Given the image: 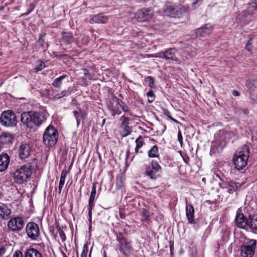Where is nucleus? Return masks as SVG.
Wrapping results in <instances>:
<instances>
[{"label": "nucleus", "mask_w": 257, "mask_h": 257, "mask_svg": "<svg viewBox=\"0 0 257 257\" xmlns=\"http://www.w3.org/2000/svg\"><path fill=\"white\" fill-rule=\"evenodd\" d=\"M48 116V113L44 111L24 112L21 114V120L28 127L40 126L46 120Z\"/></svg>", "instance_id": "nucleus-1"}, {"label": "nucleus", "mask_w": 257, "mask_h": 257, "mask_svg": "<svg viewBox=\"0 0 257 257\" xmlns=\"http://www.w3.org/2000/svg\"><path fill=\"white\" fill-rule=\"evenodd\" d=\"M249 154V148L243 146L241 150L236 152L233 157V161L235 168L238 170L242 169L246 165Z\"/></svg>", "instance_id": "nucleus-2"}, {"label": "nucleus", "mask_w": 257, "mask_h": 257, "mask_svg": "<svg viewBox=\"0 0 257 257\" xmlns=\"http://www.w3.org/2000/svg\"><path fill=\"white\" fill-rule=\"evenodd\" d=\"M58 132L53 126L50 125L46 129L43 135V142L47 146H54L57 142Z\"/></svg>", "instance_id": "nucleus-3"}, {"label": "nucleus", "mask_w": 257, "mask_h": 257, "mask_svg": "<svg viewBox=\"0 0 257 257\" xmlns=\"http://www.w3.org/2000/svg\"><path fill=\"white\" fill-rule=\"evenodd\" d=\"M31 174V166L29 164L24 165L14 172V180L17 183L22 184L28 180Z\"/></svg>", "instance_id": "nucleus-4"}, {"label": "nucleus", "mask_w": 257, "mask_h": 257, "mask_svg": "<svg viewBox=\"0 0 257 257\" xmlns=\"http://www.w3.org/2000/svg\"><path fill=\"white\" fill-rule=\"evenodd\" d=\"M256 241L249 239L244 242L241 246L240 254L241 257H252L256 248Z\"/></svg>", "instance_id": "nucleus-5"}, {"label": "nucleus", "mask_w": 257, "mask_h": 257, "mask_svg": "<svg viewBox=\"0 0 257 257\" xmlns=\"http://www.w3.org/2000/svg\"><path fill=\"white\" fill-rule=\"evenodd\" d=\"M0 122L2 125L5 126H14L17 124L16 114L12 110L4 111L0 117Z\"/></svg>", "instance_id": "nucleus-6"}, {"label": "nucleus", "mask_w": 257, "mask_h": 257, "mask_svg": "<svg viewBox=\"0 0 257 257\" xmlns=\"http://www.w3.org/2000/svg\"><path fill=\"white\" fill-rule=\"evenodd\" d=\"M113 102L109 106L111 115L114 116L116 114H120L121 111L118 110L120 108L124 112H128L129 108L126 104L121 100L115 98L112 100Z\"/></svg>", "instance_id": "nucleus-7"}, {"label": "nucleus", "mask_w": 257, "mask_h": 257, "mask_svg": "<svg viewBox=\"0 0 257 257\" xmlns=\"http://www.w3.org/2000/svg\"><path fill=\"white\" fill-rule=\"evenodd\" d=\"M25 221L23 219L19 216L11 218L8 222V228L13 231H19L24 227Z\"/></svg>", "instance_id": "nucleus-8"}, {"label": "nucleus", "mask_w": 257, "mask_h": 257, "mask_svg": "<svg viewBox=\"0 0 257 257\" xmlns=\"http://www.w3.org/2000/svg\"><path fill=\"white\" fill-rule=\"evenodd\" d=\"M153 16V12L150 9H143L137 12L135 18L138 22H145L150 20Z\"/></svg>", "instance_id": "nucleus-9"}, {"label": "nucleus", "mask_w": 257, "mask_h": 257, "mask_svg": "<svg viewBox=\"0 0 257 257\" xmlns=\"http://www.w3.org/2000/svg\"><path fill=\"white\" fill-rule=\"evenodd\" d=\"M26 232L28 236L32 240H36L40 235L38 225L34 222H29L26 226Z\"/></svg>", "instance_id": "nucleus-10"}, {"label": "nucleus", "mask_w": 257, "mask_h": 257, "mask_svg": "<svg viewBox=\"0 0 257 257\" xmlns=\"http://www.w3.org/2000/svg\"><path fill=\"white\" fill-rule=\"evenodd\" d=\"M161 170V166L157 162L152 161L151 167L147 169L146 173L151 179H155L158 176L157 173Z\"/></svg>", "instance_id": "nucleus-11"}, {"label": "nucleus", "mask_w": 257, "mask_h": 257, "mask_svg": "<svg viewBox=\"0 0 257 257\" xmlns=\"http://www.w3.org/2000/svg\"><path fill=\"white\" fill-rule=\"evenodd\" d=\"M74 41V38L72 33L70 32H63L61 39V45L65 49L70 47L71 44Z\"/></svg>", "instance_id": "nucleus-12"}, {"label": "nucleus", "mask_w": 257, "mask_h": 257, "mask_svg": "<svg viewBox=\"0 0 257 257\" xmlns=\"http://www.w3.org/2000/svg\"><path fill=\"white\" fill-rule=\"evenodd\" d=\"M31 149L27 144H22L19 149V155L20 158L24 160L27 158L30 155Z\"/></svg>", "instance_id": "nucleus-13"}, {"label": "nucleus", "mask_w": 257, "mask_h": 257, "mask_svg": "<svg viewBox=\"0 0 257 257\" xmlns=\"http://www.w3.org/2000/svg\"><path fill=\"white\" fill-rule=\"evenodd\" d=\"M235 222L237 227L245 229L248 226V221L246 219L243 214H238L235 217Z\"/></svg>", "instance_id": "nucleus-14"}, {"label": "nucleus", "mask_w": 257, "mask_h": 257, "mask_svg": "<svg viewBox=\"0 0 257 257\" xmlns=\"http://www.w3.org/2000/svg\"><path fill=\"white\" fill-rule=\"evenodd\" d=\"M10 158L7 154L0 155V172L6 170L10 164Z\"/></svg>", "instance_id": "nucleus-15"}, {"label": "nucleus", "mask_w": 257, "mask_h": 257, "mask_svg": "<svg viewBox=\"0 0 257 257\" xmlns=\"http://www.w3.org/2000/svg\"><path fill=\"white\" fill-rule=\"evenodd\" d=\"M212 27L209 25H205L204 26L201 27L196 30V35L197 37H205L207 35L210 34L212 31Z\"/></svg>", "instance_id": "nucleus-16"}, {"label": "nucleus", "mask_w": 257, "mask_h": 257, "mask_svg": "<svg viewBox=\"0 0 257 257\" xmlns=\"http://www.w3.org/2000/svg\"><path fill=\"white\" fill-rule=\"evenodd\" d=\"M120 251L125 255H129L133 250V247L130 242L127 240L121 244H118Z\"/></svg>", "instance_id": "nucleus-17"}, {"label": "nucleus", "mask_w": 257, "mask_h": 257, "mask_svg": "<svg viewBox=\"0 0 257 257\" xmlns=\"http://www.w3.org/2000/svg\"><path fill=\"white\" fill-rule=\"evenodd\" d=\"M186 214L189 222L193 224L195 223L194 219V209L192 205L186 204Z\"/></svg>", "instance_id": "nucleus-18"}, {"label": "nucleus", "mask_w": 257, "mask_h": 257, "mask_svg": "<svg viewBox=\"0 0 257 257\" xmlns=\"http://www.w3.org/2000/svg\"><path fill=\"white\" fill-rule=\"evenodd\" d=\"M152 56H154V55H152ZM154 57H160L161 58L164 57L166 59L174 60L175 55L174 50L172 49H169L166 50L165 52L160 53L159 55H158V54H156Z\"/></svg>", "instance_id": "nucleus-19"}, {"label": "nucleus", "mask_w": 257, "mask_h": 257, "mask_svg": "<svg viewBox=\"0 0 257 257\" xmlns=\"http://www.w3.org/2000/svg\"><path fill=\"white\" fill-rule=\"evenodd\" d=\"M108 20V17L103 14H99L92 16L91 21L96 23H105Z\"/></svg>", "instance_id": "nucleus-20"}, {"label": "nucleus", "mask_w": 257, "mask_h": 257, "mask_svg": "<svg viewBox=\"0 0 257 257\" xmlns=\"http://www.w3.org/2000/svg\"><path fill=\"white\" fill-rule=\"evenodd\" d=\"M136 146L135 147V154L133 156L134 158L135 156V154H139V153H142L143 152L140 150L141 148H142V147L145 144L144 141L143 139V138L142 136H140L135 141Z\"/></svg>", "instance_id": "nucleus-21"}, {"label": "nucleus", "mask_w": 257, "mask_h": 257, "mask_svg": "<svg viewBox=\"0 0 257 257\" xmlns=\"http://www.w3.org/2000/svg\"><path fill=\"white\" fill-rule=\"evenodd\" d=\"M11 214V209L4 205L0 206V218L2 219H7L8 216Z\"/></svg>", "instance_id": "nucleus-22"}, {"label": "nucleus", "mask_w": 257, "mask_h": 257, "mask_svg": "<svg viewBox=\"0 0 257 257\" xmlns=\"http://www.w3.org/2000/svg\"><path fill=\"white\" fill-rule=\"evenodd\" d=\"M25 257H43L41 253L34 248L28 249L25 253Z\"/></svg>", "instance_id": "nucleus-23"}, {"label": "nucleus", "mask_w": 257, "mask_h": 257, "mask_svg": "<svg viewBox=\"0 0 257 257\" xmlns=\"http://www.w3.org/2000/svg\"><path fill=\"white\" fill-rule=\"evenodd\" d=\"M245 85L250 92V94L251 92H256L255 89L257 88V80L255 79H248L245 84Z\"/></svg>", "instance_id": "nucleus-24"}, {"label": "nucleus", "mask_w": 257, "mask_h": 257, "mask_svg": "<svg viewBox=\"0 0 257 257\" xmlns=\"http://www.w3.org/2000/svg\"><path fill=\"white\" fill-rule=\"evenodd\" d=\"M13 136L10 133H3L0 136V143L7 144L11 143L13 140Z\"/></svg>", "instance_id": "nucleus-25"}, {"label": "nucleus", "mask_w": 257, "mask_h": 257, "mask_svg": "<svg viewBox=\"0 0 257 257\" xmlns=\"http://www.w3.org/2000/svg\"><path fill=\"white\" fill-rule=\"evenodd\" d=\"M241 187V185L238 183L230 182L227 184V188L229 194H232L233 192L236 191Z\"/></svg>", "instance_id": "nucleus-26"}, {"label": "nucleus", "mask_w": 257, "mask_h": 257, "mask_svg": "<svg viewBox=\"0 0 257 257\" xmlns=\"http://www.w3.org/2000/svg\"><path fill=\"white\" fill-rule=\"evenodd\" d=\"M67 174V172L63 170L61 173V176H60V182L58 187V191L59 193L60 194L61 193L62 188L64 186L65 182V179L66 177Z\"/></svg>", "instance_id": "nucleus-27"}, {"label": "nucleus", "mask_w": 257, "mask_h": 257, "mask_svg": "<svg viewBox=\"0 0 257 257\" xmlns=\"http://www.w3.org/2000/svg\"><path fill=\"white\" fill-rule=\"evenodd\" d=\"M248 226L251 229H257V215L250 216L248 222Z\"/></svg>", "instance_id": "nucleus-28"}, {"label": "nucleus", "mask_w": 257, "mask_h": 257, "mask_svg": "<svg viewBox=\"0 0 257 257\" xmlns=\"http://www.w3.org/2000/svg\"><path fill=\"white\" fill-rule=\"evenodd\" d=\"M67 77L66 75H63L56 79H55L52 85L56 88H60L62 83L63 80Z\"/></svg>", "instance_id": "nucleus-29"}, {"label": "nucleus", "mask_w": 257, "mask_h": 257, "mask_svg": "<svg viewBox=\"0 0 257 257\" xmlns=\"http://www.w3.org/2000/svg\"><path fill=\"white\" fill-rule=\"evenodd\" d=\"M158 147L155 145L148 151V156L150 158L158 157Z\"/></svg>", "instance_id": "nucleus-30"}, {"label": "nucleus", "mask_w": 257, "mask_h": 257, "mask_svg": "<svg viewBox=\"0 0 257 257\" xmlns=\"http://www.w3.org/2000/svg\"><path fill=\"white\" fill-rule=\"evenodd\" d=\"M94 201L93 200H90L89 199V203H88V215L89 217V223H91L92 221V207L94 205Z\"/></svg>", "instance_id": "nucleus-31"}, {"label": "nucleus", "mask_w": 257, "mask_h": 257, "mask_svg": "<svg viewBox=\"0 0 257 257\" xmlns=\"http://www.w3.org/2000/svg\"><path fill=\"white\" fill-rule=\"evenodd\" d=\"M73 113L77 120V126L79 125L81 119L82 118L81 113L76 110H74Z\"/></svg>", "instance_id": "nucleus-32"}, {"label": "nucleus", "mask_w": 257, "mask_h": 257, "mask_svg": "<svg viewBox=\"0 0 257 257\" xmlns=\"http://www.w3.org/2000/svg\"><path fill=\"white\" fill-rule=\"evenodd\" d=\"M252 40H253V37L251 36H249V38L248 41H247L246 46H245V49L249 52H250L252 49Z\"/></svg>", "instance_id": "nucleus-33"}, {"label": "nucleus", "mask_w": 257, "mask_h": 257, "mask_svg": "<svg viewBox=\"0 0 257 257\" xmlns=\"http://www.w3.org/2000/svg\"><path fill=\"white\" fill-rule=\"evenodd\" d=\"M45 67V64L44 62L42 61H39L38 62L37 65L36 66L35 68V70L36 72H38L40 70H42L43 69H44Z\"/></svg>", "instance_id": "nucleus-34"}, {"label": "nucleus", "mask_w": 257, "mask_h": 257, "mask_svg": "<svg viewBox=\"0 0 257 257\" xmlns=\"http://www.w3.org/2000/svg\"><path fill=\"white\" fill-rule=\"evenodd\" d=\"M203 1V0H193V2L192 3V9L195 10L198 8L202 4Z\"/></svg>", "instance_id": "nucleus-35"}, {"label": "nucleus", "mask_w": 257, "mask_h": 257, "mask_svg": "<svg viewBox=\"0 0 257 257\" xmlns=\"http://www.w3.org/2000/svg\"><path fill=\"white\" fill-rule=\"evenodd\" d=\"M96 187L95 184L94 183V184H93V186H92V190H91V194H90V198H89L90 200H94L95 196V195H96Z\"/></svg>", "instance_id": "nucleus-36"}, {"label": "nucleus", "mask_w": 257, "mask_h": 257, "mask_svg": "<svg viewBox=\"0 0 257 257\" xmlns=\"http://www.w3.org/2000/svg\"><path fill=\"white\" fill-rule=\"evenodd\" d=\"M145 81H146V82H147L148 83V85L150 87H153L154 86V79L152 77L149 76V77H147L145 79Z\"/></svg>", "instance_id": "nucleus-37"}, {"label": "nucleus", "mask_w": 257, "mask_h": 257, "mask_svg": "<svg viewBox=\"0 0 257 257\" xmlns=\"http://www.w3.org/2000/svg\"><path fill=\"white\" fill-rule=\"evenodd\" d=\"M124 182V179L122 177H119L117 178L116 181V186L119 188H121L123 186Z\"/></svg>", "instance_id": "nucleus-38"}, {"label": "nucleus", "mask_w": 257, "mask_h": 257, "mask_svg": "<svg viewBox=\"0 0 257 257\" xmlns=\"http://www.w3.org/2000/svg\"><path fill=\"white\" fill-rule=\"evenodd\" d=\"M117 240L119 242L118 244H121L122 243H123V242L126 241V239L125 238H124V237H123V236L122 235V234H119L117 236Z\"/></svg>", "instance_id": "nucleus-39"}, {"label": "nucleus", "mask_w": 257, "mask_h": 257, "mask_svg": "<svg viewBox=\"0 0 257 257\" xmlns=\"http://www.w3.org/2000/svg\"><path fill=\"white\" fill-rule=\"evenodd\" d=\"M121 119H123V121L122 122L121 125H128V122L130 120V118L128 117L122 115L121 117Z\"/></svg>", "instance_id": "nucleus-40"}, {"label": "nucleus", "mask_w": 257, "mask_h": 257, "mask_svg": "<svg viewBox=\"0 0 257 257\" xmlns=\"http://www.w3.org/2000/svg\"><path fill=\"white\" fill-rule=\"evenodd\" d=\"M124 126L123 131L125 132V136L129 135L131 132V129L128 125H123Z\"/></svg>", "instance_id": "nucleus-41"}, {"label": "nucleus", "mask_w": 257, "mask_h": 257, "mask_svg": "<svg viewBox=\"0 0 257 257\" xmlns=\"http://www.w3.org/2000/svg\"><path fill=\"white\" fill-rule=\"evenodd\" d=\"M67 95L66 91H63L60 94H57L55 96V98L60 99Z\"/></svg>", "instance_id": "nucleus-42"}, {"label": "nucleus", "mask_w": 257, "mask_h": 257, "mask_svg": "<svg viewBox=\"0 0 257 257\" xmlns=\"http://www.w3.org/2000/svg\"><path fill=\"white\" fill-rule=\"evenodd\" d=\"M59 236L61 238L62 241L64 242V241H65V240L66 239V237L65 236L64 232L63 230H59Z\"/></svg>", "instance_id": "nucleus-43"}, {"label": "nucleus", "mask_w": 257, "mask_h": 257, "mask_svg": "<svg viewBox=\"0 0 257 257\" xmlns=\"http://www.w3.org/2000/svg\"><path fill=\"white\" fill-rule=\"evenodd\" d=\"M147 211L146 209H143L142 211V216L143 220H148V215L147 214Z\"/></svg>", "instance_id": "nucleus-44"}, {"label": "nucleus", "mask_w": 257, "mask_h": 257, "mask_svg": "<svg viewBox=\"0 0 257 257\" xmlns=\"http://www.w3.org/2000/svg\"><path fill=\"white\" fill-rule=\"evenodd\" d=\"M178 140L181 146H182L183 143V137L182 136L181 132L180 130L179 131V132L178 133Z\"/></svg>", "instance_id": "nucleus-45"}, {"label": "nucleus", "mask_w": 257, "mask_h": 257, "mask_svg": "<svg viewBox=\"0 0 257 257\" xmlns=\"http://www.w3.org/2000/svg\"><path fill=\"white\" fill-rule=\"evenodd\" d=\"M251 98L254 101L257 102V90L256 92L253 93L251 92V94H250Z\"/></svg>", "instance_id": "nucleus-46"}, {"label": "nucleus", "mask_w": 257, "mask_h": 257, "mask_svg": "<svg viewBox=\"0 0 257 257\" xmlns=\"http://www.w3.org/2000/svg\"><path fill=\"white\" fill-rule=\"evenodd\" d=\"M13 257H23L22 252L20 250H17L14 252Z\"/></svg>", "instance_id": "nucleus-47"}, {"label": "nucleus", "mask_w": 257, "mask_h": 257, "mask_svg": "<svg viewBox=\"0 0 257 257\" xmlns=\"http://www.w3.org/2000/svg\"><path fill=\"white\" fill-rule=\"evenodd\" d=\"M6 251V248L4 245H0V256L3 255Z\"/></svg>", "instance_id": "nucleus-48"}, {"label": "nucleus", "mask_w": 257, "mask_h": 257, "mask_svg": "<svg viewBox=\"0 0 257 257\" xmlns=\"http://www.w3.org/2000/svg\"><path fill=\"white\" fill-rule=\"evenodd\" d=\"M147 95L149 97H151L152 98H154V92L153 90H151L150 91H149L147 93Z\"/></svg>", "instance_id": "nucleus-49"}, {"label": "nucleus", "mask_w": 257, "mask_h": 257, "mask_svg": "<svg viewBox=\"0 0 257 257\" xmlns=\"http://www.w3.org/2000/svg\"><path fill=\"white\" fill-rule=\"evenodd\" d=\"M252 7L257 9V0H251Z\"/></svg>", "instance_id": "nucleus-50"}, {"label": "nucleus", "mask_w": 257, "mask_h": 257, "mask_svg": "<svg viewBox=\"0 0 257 257\" xmlns=\"http://www.w3.org/2000/svg\"><path fill=\"white\" fill-rule=\"evenodd\" d=\"M164 114L167 116L169 118H170L172 116H171V113L170 112L167 110V109H165L164 110Z\"/></svg>", "instance_id": "nucleus-51"}, {"label": "nucleus", "mask_w": 257, "mask_h": 257, "mask_svg": "<svg viewBox=\"0 0 257 257\" xmlns=\"http://www.w3.org/2000/svg\"><path fill=\"white\" fill-rule=\"evenodd\" d=\"M39 43L42 45V46L44 45V41L43 39H42L41 38H40L39 40Z\"/></svg>", "instance_id": "nucleus-52"}, {"label": "nucleus", "mask_w": 257, "mask_h": 257, "mask_svg": "<svg viewBox=\"0 0 257 257\" xmlns=\"http://www.w3.org/2000/svg\"><path fill=\"white\" fill-rule=\"evenodd\" d=\"M232 94L234 96H238V95H239L238 91H235V90H233V91Z\"/></svg>", "instance_id": "nucleus-53"}, {"label": "nucleus", "mask_w": 257, "mask_h": 257, "mask_svg": "<svg viewBox=\"0 0 257 257\" xmlns=\"http://www.w3.org/2000/svg\"><path fill=\"white\" fill-rule=\"evenodd\" d=\"M81 257H86V253L83 251L81 254Z\"/></svg>", "instance_id": "nucleus-54"}, {"label": "nucleus", "mask_w": 257, "mask_h": 257, "mask_svg": "<svg viewBox=\"0 0 257 257\" xmlns=\"http://www.w3.org/2000/svg\"><path fill=\"white\" fill-rule=\"evenodd\" d=\"M171 120H173V121L175 122H177L178 123V121L176 120L175 119H174V118H173L172 117H171L170 118Z\"/></svg>", "instance_id": "nucleus-55"}, {"label": "nucleus", "mask_w": 257, "mask_h": 257, "mask_svg": "<svg viewBox=\"0 0 257 257\" xmlns=\"http://www.w3.org/2000/svg\"><path fill=\"white\" fill-rule=\"evenodd\" d=\"M153 101V99H152V100H150V99H148V101H149V102H152Z\"/></svg>", "instance_id": "nucleus-56"}, {"label": "nucleus", "mask_w": 257, "mask_h": 257, "mask_svg": "<svg viewBox=\"0 0 257 257\" xmlns=\"http://www.w3.org/2000/svg\"><path fill=\"white\" fill-rule=\"evenodd\" d=\"M173 246L171 245H170V249H171V250H172V248Z\"/></svg>", "instance_id": "nucleus-57"}, {"label": "nucleus", "mask_w": 257, "mask_h": 257, "mask_svg": "<svg viewBox=\"0 0 257 257\" xmlns=\"http://www.w3.org/2000/svg\"><path fill=\"white\" fill-rule=\"evenodd\" d=\"M129 153H130L129 151H127V156H128Z\"/></svg>", "instance_id": "nucleus-58"}, {"label": "nucleus", "mask_w": 257, "mask_h": 257, "mask_svg": "<svg viewBox=\"0 0 257 257\" xmlns=\"http://www.w3.org/2000/svg\"><path fill=\"white\" fill-rule=\"evenodd\" d=\"M104 257H106V255H104Z\"/></svg>", "instance_id": "nucleus-59"}]
</instances>
